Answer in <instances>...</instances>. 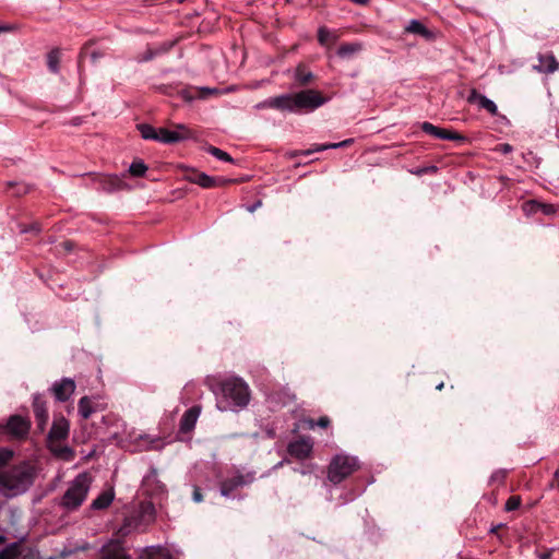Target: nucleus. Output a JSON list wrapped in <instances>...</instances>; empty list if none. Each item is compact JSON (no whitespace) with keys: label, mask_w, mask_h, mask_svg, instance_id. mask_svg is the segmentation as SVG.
I'll list each match as a JSON object with an SVG mask.
<instances>
[{"label":"nucleus","mask_w":559,"mask_h":559,"mask_svg":"<svg viewBox=\"0 0 559 559\" xmlns=\"http://www.w3.org/2000/svg\"><path fill=\"white\" fill-rule=\"evenodd\" d=\"M253 480V477L251 475H242V474H238L229 479H226L224 481H222L221 484V495L223 497H230L231 492L240 487V486H245L249 483H251Z\"/></svg>","instance_id":"obj_13"},{"label":"nucleus","mask_w":559,"mask_h":559,"mask_svg":"<svg viewBox=\"0 0 559 559\" xmlns=\"http://www.w3.org/2000/svg\"><path fill=\"white\" fill-rule=\"evenodd\" d=\"M153 56H154V53H153V52H150L148 55H146L145 57H143V58H142V60L147 61V60L152 59V58H153Z\"/></svg>","instance_id":"obj_51"},{"label":"nucleus","mask_w":559,"mask_h":559,"mask_svg":"<svg viewBox=\"0 0 559 559\" xmlns=\"http://www.w3.org/2000/svg\"><path fill=\"white\" fill-rule=\"evenodd\" d=\"M262 205V202L261 201H258L255 203H253L252 205H249L247 206V211L252 213L254 212L257 209H259L260 206Z\"/></svg>","instance_id":"obj_46"},{"label":"nucleus","mask_w":559,"mask_h":559,"mask_svg":"<svg viewBox=\"0 0 559 559\" xmlns=\"http://www.w3.org/2000/svg\"><path fill=\"white\" fill-rule=\"evenodd\" d=\"M478 106L480 108L486 109L488 112H490L493 116H496L498 114L497 105L491 99L486 97L485 95L479 97Z\"/></svg>","instance_id":"obj_34"},{"label":"nucleus","mask_w":559,"mask_h":559,"mask_svg":"<svg viewBox=\"0 0 559 559\" xmlns=\"http://www.w3.org/2000/svg\"><path fill=\"white\" fill-rule=\"evenodd\" d=\"M70 424L63 416L53 419L51 429L48 433L47 444L49 450L58 457L71 461L74 453L71 448L62 442L69 437Z\"/></svg>","instance_id":"obj_4"},{"label":"nucleus","mask_w":559,"mask_h":559,"mask_svg":"<svg viewBox=\"0 0 559 559\" xmlns=\"http://www.w3.org/2000/svg\"><path fill=\"white\" fill-rule=\"evenodd\" d=\"M313 449V442L310 438H301L288 444V453L299 460L310 456Z\"/></svg>","instance_id":"obj_12"},{"label":"nucleus","mask_w":559,"mask_h":559,"mask_svg":"<svg viewBox=\"0 0 559 559\" xmlns=\"http://www.w3.org/2000/svg\"><path fill=\"white\" fill-rule=\"evenodd\" d=\"M338 39V35L336 31L329 29L324 26H321L318 29V41L320 45L329 47L336 43Z\"/></svg>","instance_id":"obj_23"},{"label":"nucleus","mask_w":559,"mask_h":559,"mask_svg":"<svg viewBox=\"0 0 559 559\" xmlns=\"http://www.w3.org/2000/svg\"><path fill=\"white\" fill-rule=\"evenodd\" d=\"M5 540L4 536L0 534V545ZM16 554L13 547H7L0 550V559H15Z\"/></svg>","instance_id":"obj_37"},{"label":"nucleus","mask_w":559,"mask_h":559,"mask_svg":"<svg viewBox=\"0 0 559 559\" xmlns=\"http://www.w3.org/2000/svg\"><path fill=\"white\" fill-rule=\"evenodd\" d=\"M142 489L145 495L160 497L166 493V486L158 479L157 469L151 467L142 480Z\"/></svg>","instance_id":"obj_7"},{"label":"nucleus","mask_w":559,"mask_h":559,"mask_svg":"<svg viewBox=\"0 0 559 559\" xmlns=\"http://www.w3.org/2000/svg\"><path fill=\"white\" fill-rule=\"evenodd\" d=\"M140 559H173L169 552L163 547L150 546L142 550Z\"/></svg>","instance_id":"obj_21"},{"label":"nucleus","mask_w":559,"mask_h":559,"mask_svg":"<svg viewBox=\"0 0 559 559\" xmlns=\"http://www.w3.org/2000/svg\"><path fill=\"white\" fill-rule=\"evenodd\" d=\"M200 415V407L193 406L185 412L180 419V431L182 432H189L191 431L198 420V417Z\"/></svg>","instance_id":"obj_17"},{"label":"nucleus","mask_w":559,"mask_h":559,"mask_svg":"<svg viewBox=\"0 0 559 559\" xmlns=\"http://www.w3.org/2000/svg\"><path fill=\"white\" fill-rule=\"evenodd\" d=\"M8 29H9V27H7V26H0V33L4 32V31H8Z\"/></svg>","instance_id":"obj_52"},{"label":"nucleus","mask_w":559,"mask_h":559,"mask_svg":"<svg viewBox=\"0 0 559 559\" xmlns=\"http://www.w3.org/2000/svg\"><path fill=\"white\" fill-rule=\"evenodd\" d=\"M17 190L14 192L15 194H24L27 193L28 188L25 185H16Z\"/></svg>","instance_id":"obj_45"},{"label":"nucleus","mask_w":559,"mask_h":559,"mask_svg":"<svg viewBox=\"0 0 559 559\" xmlns=\"http://www.w3.org/2000/svg\"><path fill=\"white\" fill-rule=\"evenodd\" d=\"M141 516L147 521H153L155 518V507L152 502L141 504Z\"/></svg>","instance_id":"obj_35"},{"label":"nucleus","mask_w":559,"mask_h":559,"mask_svg":"<svg viewBox=\"0 0 559 559\" xmlns=\"http://www.w3.org/2000/svg\"><path fill=\"white\" fill-rule=\"evenodd\" d=\"M75 382L70 378H63L56 381L51 386V392L58 402H67L75 391Z\"/></svg>","instance_id":"obj_10"},{"label":"nucleus","mask_w":559,"mask_h":559,"mask_svg":"<svg viewBox=\"0 0 559 559\" xmlns=\"http://www.w3.org/2000/svg\"><path fill=\"white\" fill-rule=\"evenodd\" d=\"M39 230L40 229H39L38 224H33V225L29 226V228H21L20 233L25 234V233L32 231V233H36L37 234V233H39Z\"/></svg>","instance_id":"obj_42"},{"label":"nucleus","mask_w":559,"mask_h":559,"mask_svg":"<svg viewBox=\"0 0 559 559\" xmlns=\"http://www.w3.org/2000/svg\"><path fill=\"white\" fill-rule=\"evenodd\" d=\"M405 32L420 35L426 38L430 37L429 29L418 20H411L405 27Z\"/></svg>","instance_id":"obj_25"},{"label":"nucleus","mask_w":559,"mask_h":559,"mask_svg":"<svg viewBox=\"0 0 559 559\" xmlns=\"http://www.w3.org/2000/svg\"><path fill=\"white\" fill-rule=\"evenodd\" d=\"M524 212L531 214L543 213L545 215H552L556 209L552 204L540 203L537 201H528L523 204Z\"/></svg>","instance_id":"obj_19"},{"label":"nucleus","mask_w":559,"mask_h":559,"mask_svg":"<svg viewBox=\"0 0 559 559\" xmlns=\"http://www.w3.org/2000/svg\"><path fill=\"white\" fill-rule=\"evenodd\" d=\"M197 174H200L199 171H192L191 174L187 175V179L197 185Z\"/></svg>","instance_id":"obj_47"},{"label":"nucleus","mask_w":559,"mask_h":559,"mask_svg":"<svg viewBox=\"0 0 559 559\" xmlns=\"http://www.w3.org/2000/svg\"><path fill=\"white\" fill-rule=\"evenodd\" d=\"M205 384L215 395L216 407L221 412H237L246 407L250 401L249 386L239 377L221 379L210 376L205 379Z\"/></svg>","instance_id":"obj_1"},{"label":"nucleus","mask_w":559,"mask_h":559,"mask_svg":"<svg viewBox=\"0 0 559 559\" xmlns=\"http://www.w3.org/2000/svg\"><path fill=\"white\" fill-rule=\"evenodd\" d=\"M420 128L425 133L432 135L437 139L450 140V141H464L463 135L455 133L448 129L439 128V127H437L430 122H427V121L423 122Z\"/></svg>","instance_id":"obj_11"},{"label":"nucleus","mask_w":559,"mask_h":559,"mask_svg":"<svg viewBox=\"0 0 559 559\" xmlns=\"http://www.w3.org/2000/svg\"><path fill=\"white\" fill-rule=\"evenodd\" d=\"M79 414L83 419H88L93 413H95V408L92 405V400L88 396H83L80 399L79 404Z\"/></svg>","instance_id":"obj_26"},{"label":"nucleus","mask_w":559,"mask_h":559,"mask_svg":"<svg viewBox=\"0 0 559 559\" xmlns=\"http://www.w3.org/2000/svg\"><path fill=\"white\" fill-rule=\"evenodd\" d=\"M190 136L189 130L183 124H177L175 130L165 128L157 129V142L173 144L183 141Z\"/></svg>","instance_id":"obj_8"},{"label":"nucleus","mask_w":559,"mask_h":559,"mask_svg":"<svg viewBox=\"0 0 559 559\" xmlns=\"http://www.w3.org/2000/svg\"><path fill=\"white\" fill-rule=\"evenodd\" d=\"M115 498L112 489L102 492L96 499L93 500L91 508L94 510H103L108 508Z\"/></svg>","instance_id":"obj_22"},{"label":"nucleus","mask_w":559,"mask_h":559,"mask_svg":"<svg viewBox=\"0 0 559 559\" xmlns=\"http://www.w3.org/2000/svg\"><path fill=\"white\" fill-rule=\"evenodd\" d=\"M102 559H130L118 540H110L102 549Z\"/></svg>","instance_id":"obj_15"},{"label":"nucleus","mask_w":559,"mask_h":559,"mask_svg":"<svg viewBox=\"0 0 559 559\" xmlns=\"http://www.w3.org/2000/svg\"><path fill=\"white\" fill-rule=\"evenodd\" d=\"M350 143H353V139H347V140H344V141L337 142V143L314 144V145H312L311 148H309L307 151L294 153L293 156H297V155H306L307 156L314 152H322V151L332 150V148L345 147V146L349 145Z\"/></svg>","instance_id":"obj_18"},{"label":"nucleus","mask_w":559,"mask_h":559,"mask_svg":"<svg viewBox=\"0 0 559 559\" xmlns=\"http://www.w3.org/2000/svg\"><path fill=\"white\" fill-rule=\"evenodd\" d=\"M13 457V452L9 449H0V468L7 465Z\"/></svg>","instance_id":"obj_39"},{"label":"nucleus","mask_w":559,"mask_h":559,"mask_svg":"<svg viewBox=\"0 0 559 559\" xmlns=\"http://www.w3.org/2000/svg\"><path fill=\"white\" fill-rule=\"evenodd\" d=\"M138 129L143 139L157 141V129H155L151 124H146V123L138 124Z\"/></svg>","instance_id":"obj_30"},{"label":"nucleus","mask_w":559,"mask_h":559,"mask_svg":"<svg viewBox=\"0 0 559 559\" xmlns=\"http://www.w3.org/2000/svg\"><path fill=\"white\" fill-rule=\"evenodd\" d=\"M34 471L28 463H21L7 471L0 472V491L8 490V495L24 492L33 483Z\"/></svg>","instance_id":"obj_2"},{"label":"nucleus","mask_w":559,"mask_h":559,"mask_svg":"<svg viewBox=\"0 0 559 559\" xmlns=\"http://www.w3.org/2000/svg\"><path fill=\"white\" fill-rule=\"evenodd\" d=\"M359 467V460L356 456L336 454L329 464L328 479L332 484L337 485L350 476Z\"/></svg>","instance_id":"obj_6"},{"label":"nucleus","mask_w":559,"mask_h":559,"mask_svg":"<svg viewBox=\"0 0 559 559\" xmlns=\"http://www.w3.org/2000/svg\"><path fill=\"white\" fill-rule=\"evenodd\" d=\"M192 498L195 502H201L203 500V497H202V493H201V490L199 487H194Z\"/></svg>","instance_id":"obj_43"},{"label":"nucleus","mask_w":559,"mask_h":559,"mask_svg":"<svg viewBox=\"0 0 559 559\" xmlns=\"http://www.w3.org/2000/svg\"><path fill=\"white\" fill-rule=\"evenodd\" d=\"M512 150L513 148L510 144L504 143V144L499 145V151L503 154H508V153L512 152Z\"/></svg>","instance_id":"obj_44"},{"label":"nucleus","mask_w":559,"mask_h":559,"mask_svg":"<svg viewBox=\"0 0 559 559\" xmlns=\"http://www.w3.org/2000/svg\"><path fill=\"white\" fill-rule=\"evenodd\" d=\"M99 183L105 191H115L123 187V180L117 175H100L98 177Z\"/></svg>","instance_id":"obj_20"},{"label":"nucleus","mask_w":559,"mask_h":559,"mask_svg":"<svg viewBox=\"0 0 559 559\" xmlns=\"http://www.w3.org/2000/svg\"><path fill=\"white\" fill-rule=\"evenodd\" d=\"M442 388H443V383L442 382L437 385V390H441Z\"/></svg>","instance_id":"obj_53"},{"label":"nucleus","mask_w":559,"mask_h":559,"mask_svg":"<svg viewBox=\"0 0 559 559\" xmlns=\"http://www.w3.org/2000/svg\"><path fill=\"white\" fill-rule=\"evenodd\" d=\"M31 424L22 416H11L7 423L5 429L13 438L23 439L28 435Z\"/></svg>","instance_id":"obj_9"},{"label":"nucleus","mask_w":559,"mask_h":559,"mask_svg":"<svg viewBox=\"0 0 559 559\" xmlns=\"http://www.w3.org/2000/svg\"><path fill=\"white\" fill-rule=\"evenodd\" d=\"M138 440L141 442L139 444L141 450L148 451V450H155L160 449V440L158 438H152L146 435H140Z\"/></svg>","instance_id":"obj_27"},{"label":"nucleus","mask_w":559,"mask_h":559,"mask_svg":"<svg viewBox=\"0 0 559 559\" xmlns=\"http://www.w3.org/2000/svg\"><path fill=\"white\" fill-rule=\"evenodd\" d=\"M360 49L361 45L358 43L345 44L337 49V55L342 58H346L358 52Z\"/></svg>","instance_id":"obj_28"},{"label":"nucleus","mask_w":559,"mask_h":559,"mask_svg":"<svg viewBox=\"0 0 559 559\" xmlns=\"http://www.w3.org/2000/svg\"><path fill=\"white\" fill-rule=\"evenodd\" d=\"M284 100H285V98L283 97V94H282L280 96L270 97L263 102L258 103L254 106V108L255 109L274 108V109L284 111V107H285Z\"/></svg>","instance_id":"obj_24"},{"label":"nucleus","mask_w":559,"mask_h":559,"mask_svg":"<svg viewBox=\"0 0 559 559\" xmlns=\"http://www.w3.org/2000/svg\"><path fill=\"white\" fill-rule=\"evenodd\" d=\"M352 1L357 4H366V3H368L369 0H352Z\"/></svg>","instance_id":"obj_50"},{"label":"nucleus","mask_w":559,"mask_h":559,"mask_svg":"<svg viewBox=\"0 0 559 559\" xmlns=\"http://www.w3.org/2000/svg\"><path fill=\"white\" fill-rule=\"evenodd\" d=\"M207 152L219 160H223V162H231L233 160V158L230 157V155L228 153H226L215 146H210Z\"/></svg>","instance_id":"obj_36"},{"label":"nucleus","mask_w":559,"mask_h":559,"mask_svg":"<svg viewBox=\"0 0 559 559\" xmlns=\"http://www.w3.org/2000/svg\"><path fill=\"white\" fill-rule=\"evenodd\" d=\"M284 111L311 112L329 102L328 97L316 90H302L297 93L283 94Z\"/></svg>","instance_id":"obj_3"},{"label":"nucleus","mask_w":559,"mask_h":559,"mask_svg":"<svg viewBox=\"0 0 559 559\" xmlns=\"http://www.w3.org/2000/svg\"><path fill=\"white\" fill-rule=\"evenodd\" d=\"M538 64L534 66V69L542 73H554L559 68V62L557 61L556 57L551 52L547 53H539L538 57Z\"/></svg>","instance_id":"obj_14"},{"label":"nucleus","mask_w":559,"mask_h":559,"mask_svg":"<svg viewBox=\"0 0 559 559\" xmlns=\"http://www.w3.org/2000/svg\"><path fill=\"white\" fill-rule=\"evenodd\" d=\"M147 167L142 160H134L129 167V173L134 177L144 176Z\"/></svg>","instance_id":"obj_33"},{"label":"nucleus","mask_w":559,"mask_h":559,"mask_svg":"<svg viewBox=\"0 0 559 559\" xmlns=\"http://www.w3.org/2000/svg\"><path fill=\"white\" fill-rule=\"evenodd\" d=\"M295 80L298 81L301 85L308 84L312 78L313 74L310 71H306L302 67H298L295 71L294 75Z\"/></svg>","instance_id":"obj_31"},{"label":"nucleus","mask_w":559,"mask_h":559,"mask_svg":"<svg viewBox=\"0 0 559 559\" xmlns=\"http://www.w3.org/2000/svg\"><path fill=\"white\" fill-rule=\"evenodd\" d=\"M218 179L206 175L205 173L197 174V185L202 188H213L218 185Z\"/></svg>","instance_id":"obj_29"},{"label":"nucleus","mask_w":559,"mask_h":559,"mask_svg":"<svg viewBox=\"0 0 559 559\" xmlns=\"http://www.w3.org/2000/svg\"><path fill=\"white\" fill-rule=\"evenodd\" d=\"M92 484L87 473H80L68 486L61 504L69 511L76 510L86 499Z\"/></svg>","instance_id":"obj_5"},{"label":"nucleus","mask_w":559,"mask_h":559,"mask_svg":"<svg viewBox=\"0 0 559 559\" xmlns=\"http://www.w3.org/2000/svg\"><path fill=\"white\" fill-rule=\"evenodd\" d=\"M60 53L59 50H52L48 53L47 64L51 72L57 73L59 71Z\"/></svg>","instance_id":"obj_32"},{"label":"nucleus","mask_w":559,"mask_h":559,"mask_svg":"<svg viewBox=\"0 0 559 559\" xmlns=\"http://www.w3.org/2000/svg\"><path fill=\"white\" fill-rule=\"evenodd\" d=\"M521 506V498L519 496H511L504 506L506 511H514Z\"/></svg>","instance_id":"obj_38"},{"label":"nucleus","mask_w":559,"mask_h":559,"mask_svg":"<svg viewBox=\"0 0 559 559\" xmlns=\"http://www.w3.org/2000/svg\"><path fill=\"white\" fill-rule=\"evenodd\" d=\"M331 421L328 416H321L317 421L316 425L320 428H328L330 426Z\"/></svg>","instance_id":"obj_41"},{"label":"nucleus","mask_w":559,"mask_h":559,"mask_svg":"<svg viewBox=\"0 0 559 559\" xmlns=\"http://www.w3.org/2000/svg\"><path fill=\"white\" fill-rule=\"evenodd\" d=\"M483 95L479 94L476 90H473L468 97H467V102L471 103V104H474V103H479V97H481Z\"/></svg>","instance_id":"obj_40"},{"label":"nucleus","mask_w":559,"mask_h":559,"mask_svg":"<svg viewBox=\"0 0 559 559\" xmlns=\"http://www.w3.org/2000/svg\"><path fill=\"white\" fill-rule=\"evenodd\" d=\"M305 424L307 425V427H308L309 429H313V428L317 426V425H316V420H313V419H311V418L306 419V420H305Z\"/></svg>","instance_id":"obj_48"},{"label":"nucleus","mask_w":559,"mask_h":559,"mask_svg":"<svg viewBox=\"0 0 559 559\" xmlns=\"http://www.w3.org/2000/svg\"><path fill=\"white\" fill-rule=\"evenodd\" d=\"M33 408L37 426L39 430L43 431L48 421V412L46 408V403L41 400L40 396L36 395L34 397Z\"/></svg>","instance_id":"obj_16"},{"label":"nucleus","mask_w":559,"mask_h":559,"mask_svg":"<svg viewBox=\"0 0 559 559\" xmlns=\"http://www.w3.org/2000/svg\"><path fill=\"white\" fill-rule=\"evenodd\" d=\"M504 477V473L499 471V472H496L492 476H491V480H496V479H502Z\"/></svg>","instance_id":"obj_49"}]
</instances>
